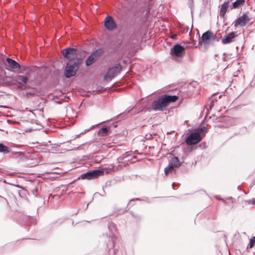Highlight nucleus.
<instances>
[{
	"label": "nucleus",
	"instance_id": "1",
	"mask_svg": "<svg viewBox=\"0 0 255 255\" xmlns=\"http://www.w3.org/2000/svg\"><path fill=\"white\" fill-rule=\"evenodd\" d=\"M174 102H175V95H163L152 102L151 108L155 111H163L170 103Z\"/></svg>",
	"mask_w": 255,
	"mask_h": 255
},
{
	"label": "nucleus",
	"instance_id": "2",
	"mask_svg": "<svg viewBox=\"0 0 255 255\" xmlns=\"http://www.w3.org/2000/svg\"><path fill=\"white\" fill-rule=\"evenodd\" d=\"M79 68L77 62L69 61L67 64L65 70V75L67 78H70L74 76Z\"/></svg>",
	"mask_w": 255,
	"mask_h": 255
},
{
	"label": "nucleus",
	"instance_id": "3",
	"mask_svg": "<svg viewBox=\"0 0 255 255\" xmlns=\"http://www.w3.org/2000/svg\"><path fill=\"white\" fill-rule=\"evenodd\" d=\"M202 139V137L198 132H192L186 139V143L187 145H195L199 143Z\"/></svg>",
	"mask_w": 255,
	"mask_h": 255
},
{
	"label": "nucleus",
	"instance_id": "4",
	"mask_svg": "<svg viewBox=\"0 0 255 255\" xmlns=\"http://www.w3.org/2000/svg\"><path fill=\"white\" fill-rule=\"evenodd\" d=\"M103 176V172L99 169L89 171L85 173L82 174L80 178L82 179L92 180L97 178Z\"/></svg>",
	"mask_w": 255,
	"mask_h": 255
},
{
	"label": "nucleus",
	"instance_id": "5",
	"mask_svg": "<svg viewBox=\"0 0 255 255\" xmlns=\"http://www.w3.org/2000/svg\"><path fill=\"white\" fill-rule=\"evenodd\" d=\"M122 69V67L119 64H117L112 68L109 69L104 78L106 80H110L119 73Z\"/></svg>",
	"mask_w": 255,
	"mask_h": 255
},
{
	"label": "nucleus",
	"instance_id": "6",
	"mask_svg": "<svg viewBox=\"0 0 255 255\" xmlns=\"http://www.w3.org/2000/svg\"><path fill=\"white\" fill-rule=\"evenodd\" d=\"M104 23L106 28L109 31H112L117 28V23L111 15H106L104 20Z\"/></svg>",
	"mask_w": 255,
	"mask_h": 255
},
{
	"label": "nucleus",
	"instance_id": "7",
	"mask_svg": "<svg viewBox=\"0 0 255 255\" xmlns=\"http://www.w3.org/2000/svg\"><path fill=\"white\" fill-rule=\"evenodd\" d=\"M103 51L102 49H99L93 52L87 59L86 64L87 66L91 65L95 62L98 58L103 53Z\"/></svg>",
	"mask_w": 255,
	"mask_h": 255
},
{
	"label": "nucleus",
	"instance_id": "8",
	"mask_svg": "<svg viewBox=\"0 0 255 255\" xmlns=\"http://www.w3.org/2000/svg\"><path fill=\"white\" fill-rule=\"evenodd\" d=\"M249 20V18L248 15L246 14H244L243 15L237 18L233 24L235 27H237L239 25L243 26L247 24Z\"/></svg>",
	"mask_w": 255,
	"mask_h": 255
},
{
	"label": "nucleus",
	"instance_id": "9",
	"mask_svg": "<svg viewBox=\"0 0 255 255\" xmlns=\"http://www.w3.org/2000/svg\"><path fill=\"white\" fill-rule=\"evenodd\" d=\"M62 54L65 58L73 59L76 56V50L72 48L64 49L62 51Z\"/></svg>",
	"mask_w": 255,
	"mask_h": 255
},
{
	"label": "nucleus",
	"instance_id": "10",
	"mask_svg": "<svg viewBox=\"0 0 255 255\" xmlns=\"http://www.w3.org/2000/svg\"><path fill=\"white\" fill-rule=\"evenodd\" d=\"M175 161L173 158L172 161L169 163L168 165L164 169V173L166 176L171 174L175 170Z\"/></svg>",
	"mask_w": 255,
	"mask_h": 255
},
{
	"label": "nucleus",
	"instance_id": "11",
	"mask_svg": "<svg viewBox=\"0 0 255 255\" xmlns=\"http://www.w3.org/2000/svg\"><path fill=\"white\" fill-rule=\"evenodd\" d=\"M96 126H101L102 128H117L118 125L114 123L112 120L108 121L106 122H101L97 125Z\"/></svg>",
	"mask_w": 255,
	"mask_h": 255
},
{
	"label": "nucleus",
	"instance_id": "12",
	"mask_svg": "<svg viewBox=\"0 0 255 255\" xmlns=\"http://www.w3.org/2000/svg\"><path fill=\"white\" fill-rule=\"evenodd\" d=\"M185 54V48L181 45L176 44V62L178 61V58H182Z\"/></svg>",
	"mask_w": 255,
	"mask_h": 255
},
{
	"label": "nucleus",
	"instance_id": "13",
	"mask_svg": "<svg viewBox=\"0 0 255 255\" xmlns=\"http://www.w3.org/2000/svg\"><path fill=\"white\" fill-rule=\"evenodd\" d=\"M235 36V32H232L230 33L228 36L222 39V43L224 44L230 43L233 42V39Z\"/></svg>",
	"mask_w": 255,
	"mask_h": 255
},
{
	"label": "nucleus",
	"instance_id": "14",
	"mask_svg": "<svg viewBox=\"0 0 255 255\" xmlns=\"http://www.w3.org/2000/svg\"><path fill=\"white\" fill-rule=\"evenodd\" d=\"M9 66L13 69H19L20 67V65L16 62L15 60L11 59L10 58H7L6 59Z\"/></svg>",
	"mask_w": 255,
	"mask_h": 255
},
{
	"label": "nucleus",
	"instance_id": "15",
	"mask_svg": "<svg viewBox=\"0 0 255 255\" xmlns=\"http://www.w3.org/2000/svg\"><path fill=\"white\" fill-rule=\"evenodd\" d=\"M115 168V166L113 165H109L107 167L101 168V169H99L100 171H102L103 172V176L105 174H109L111 173V172L114 171Z\"/></svg>",
	"mask_w": 255,
	"mask_h": 255
},
{
	"label": "nucleus",
	"instance_id": "16",
	"mask_svg": "<svg viewBox=\"0 0 255 255\" xmlns=\"http://www.w3.org/2000/svg\"><path fill=\"white\" fill-rule=\"evenodd\" d=\"M229 1L225 2L221 5V9L220 11V16L223 17L225 14L228 8L229 7Z\"/></svg>",
	"mask_w": 255,
	"mask_h": 255
},
{
	"label": "nucleus",
	"instance_id": "17",
	"mask_svg": "<svg viewBox=\"0 0 255 255\" xmlns=\"http://www.w3.org/2000/svg\"><path fill=\"white\" fill-rule=\"evenodd\" d=\"M17 82L21 85H25L28 81V78L24 76L18 75L16 78Z\"/></svg>",
	"mask_w": 255,
	"mask_h": 255
},
{
	"label": "nucleus",
	"instance_id": "18",
	"mask_svg": "<svg viewBox=\"0 0 255 255\" xmlns=\"http://www.w3.org/2000/svg\"><path fill=\"white\" fill-rule=\"evenodd\" d=\"M245 0H237L235 2L232 3V5L230 6V8H237L240 6L242 5L245 3Z\"/></svg>",
	"mask_w": 255,
	"mask_h": 255
},
{
	"label": "nucleus",
	"instance_id": "19",
	"mask_svg": "<svg viewBox=\"0 0 255 255\" xmlns=\"http://www.w3.org/2000/svg\"><path fill=\"white\" fill-rule=\"evenodd\" d=\"M212 36V32L210 31H207L204 33L202 36V39L203 41H207L210 39Z\"/></svg>",
	"mask_w": 255,
	"mask_h": 255
},
{
	"label": "nucleus",
	"instance_id": "20",
	"mask_svg": "<svg viewBox=\"0 0 255 255\" xmlns=\"http://www.w3.org/2000/svg\"><path fill=\"white\" fill-rule=\"evenodd\" d=\"M179 28V31L181 33H185L188 32L189 30V27L187 26H186L184 24H182L180 25Z\"/></svg>",
	"mask_w": 255,
	"mask_h": 255
},
{
	"label": "nucleus",
	"instance_id": "21",
	"mask_svg": "<svg viewBox=\"0 0 255 255\" xmlns=\"http://www.w3.org/2000/svg\"><path fill=\"white\" fill-rule=\"evenodd\" d=\"M109 128H101L98 132V134L101 136L105 135L108 131Z\"/></svg>",
	"mask_w": 255,
	"mask_h": 255
},
{
	"label": "nucleus",
	"instance_id": "22",
	"mask_svg": "<svg viewBox=\"0 0 255 255\" xmlns=\"http://www.w3.org/2000/svg\"><path fill=\"white\" fill-rule=\"evenodd\" d=\"M0 152H8V147L2 143H0Z\"/></svg>",
	"mask_w": 255,
	"mask_h": 255
},
{
	"label": "nucleus",
	"instance_id": "23",
	"mask_svg": "<svg viewBox=\"0 0 255 255\" xmlns=\"http://www.w3.org/2000/svg\"><path fill=\"white\" fill-rule=\"evenodd\" d=\"M170 55H171L172 59L175 58V45H174L170 50Z\"/></svg>",
	"mask_w": 255,
	"mask_h": 255
},
{
	"label": "nucleus",
	"instance_id": "24",
	"mask_svg": "<svg viewBox=\"0 0 255 255\" xmlns=\"http://www.w3.org/2000/svg\"><path fill=\"white\" fill-rule=\"evenodd\" d=\"M176 102H177V101H179V104H180L182 102L183 97L181 96V93L180 92V93H178L177 96L176 95Z\"/></svg>",
	"mask_w": 255,
	"mask_h": 255
},
{
	"label": "nucleus",
	"instance_id": "25",
	"mask_svg": "<svg viewBox=\"0 0 255 255\" xmlns=\"http://www.w3.org/2000/svg\"><path fill=\"white\" fill-rule=\"evenodd\" d=\"M255 244V237H253L250 240V248L253 247Z\"/></svg>",
	"mask_w": 255,
	"mask_h": 255
},
{
	"label": "nucleus",
	"instance_id": "26",
	"mask_svg": "<svg viewBox=\"0 0 255 255\" xmlns=\"http://www.w3.org/2000/svg\"><path fill=\"white\" fill-rule=\"evenodd\" d=\"M249 204H252L255 206V199L253 198L252 200H250L246 201Z\"/></svg>",
	"mask_w": 255,
	"mask_h": 255
},
{
	"label": "nucleus",
	"instance_id": "27",
	"mask_svg": "<svg viewBox=\"0 0 255 255\" xmlns=\"http://www.w3.org/2000/svg\"><path fill=\"white\" fill-rule=\"evenodd\" d=\"M176 167H177L178 166H180L181 164H180V163H179V160H178V159L177 157H176Z\"/></svg>",
	"mask_w": 255,
	"mask_h": 255
},
{
	"label": "nucleus",
	"instance_id": "28",
	"mask_svg": "<svg viewBox=\"0 0 255 255\" xmlns=\"http://www.w3.org/2000/svg\"><path fill=\"white\" fill-rule=\"evenodd\" d=\"M199 129H201V131H202L203 132H207V128H199Z\"/></svg>",
	"mask_w": 255,
	"mask_h": 255
},
{
	"label": "nucleus",
	"instance_id": "29",
	"mask_svg": "<svg viewBox=\"0 0 255 255\" xmlns=\"http://www.w3.org/2000/svg\"><path fill=\"white\" fill-rule=\"evenodd\" d=\"M171 38L173 39H175V34H172L171 36Z\"/></svg>",
	"mask_w": 255,
	"mask_h": 255
},
{
	"label": "nucleus",
	"instance_id": "30",
	"mask_svg": "<svg viewBox=\"0 0 255 255\" xmlns=\"http://www.w3.org/2000/svg\"><path fill=\"white\" fill-rule=\"evenodd\" d=\"M191 32H192V29L190 30V32H189V36H190V40H191Z\"/></svg>",
	"mask_w": 255,
	"mask_h": 255
},
{
	"label": "nucleus",
	"instance_id": "31",
	"mask_svg": "<svg viewBox=\"0 0 255 255\" xmlns=\"http://www.w3.org/2000/svg\"><path fill=\"white\" fill-rule=\"evenodd\" d=\"M174 185H175V184H174V183H173L172 184V186H173V188H174Z\"/></svg>",
	"mask_w": 255,
	"mask_h": 255
},
{
	"label": "nucleus",
	"instance_id": "32",
	"mask_svg": "<svg viewBox=\"0 0 255 255\" xmlns=\"http://www.w3.org/2000/svg\"><path fill=\"white\" fill-rule=\"evenodd\" d=\"M95 126H92V127H91V128H95Z\"/></svg>",
	"mask_w": 255,
	"mask_h": 255
},
{
	"label": "nucleus",
	"instance_id": "33",
	"mask_svg": "<svg viewBox=\"0 0 255 255\" xmlns=\"http://www.w3.org/2000/svg\"><path fill=\"white\" fill-rule=\"evenodd\" d=\"M56 128H59V127H57Z\"/></svg>",
	"mask_w": 255,
	"mask_h": 255
}]
</instances>
